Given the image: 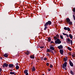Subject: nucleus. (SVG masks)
Masks as SVG:
<instances>
[{
	"mask_svg": "<svg viewBox=\"0 0 75 75\" xmlns=\"http://www.w3.org/2000/svg\"><path fill=\"white\" fill-rule=\"evenodd\" d=\"M47 23L49 25H51V23H52L50 21H48Z\"/></svg>",
	"mask_w": 75,
	"mask_h": 75,
	"instance_id": "obj_17",
	"label": "nucleus"
},
{
	"mask_svg": "<svg viewBox=\"0 0 75 75\" xmlns=\"http://www.w3.org/2000/svg\"><path fill=\"white\" fill-rule=\"evenodd\" d=\"M60 52L61 54H62V55L63 54V51L62 50H60Z\"/></svg>",
	"mask_w": 75,
	"mask_h": 75,
	"instance_id": "obj_19",
	"label": "nucleus"
},
{
	"mask_svg": "<svg viewBox=\"0 0 75 75\" xmlns=\"http://www.w3.org/2000/svg\"><path fill=\"white\" fill-rule=\"evenodd\" d=\"M32 71V72H33V71H35V69L34 67H33Z\"/></svg>",
	"mask_w": 75,
	"mask_h": 75,
	"instance_id": "obj_16",
	"label": "nucleus"
},
{
	"mask_svg": "<svg viewBox=\"0 0 75 75\" xmlns=\"http://www.w3.org/2000/svg\"><path fill=\"white\" fill-rule=\"evenodd\" d=\"M25 54L26 55H28L30 54V52H29V51H27L26 52H25Z\"/></svg>",
	"mask_w": 75,
	"mask_h": 75,
	"instance_id": "obj_12",
	"label": "nucleus"
},
{
	"mask_svg": "<svg viewBox=\"0 0 75 75\" xmlns=\"http://www.w3.org/2000/svg\"><path fill=\"white\" fill-rule=\"evenodd\" d=\"M47 41L48 42H50L51 41V38H48Z\"/></svg>",
	"mask_w": 75,
	"mask_h": 75,
	"instance_id": "obj_24",
	"label": "nucleus"
},
{
	"mask_svg": "<svg viewBox=\"0 0 75 75\" xmlns=\"http://www.w3.org/2000/svg\"><path fill=\"white\" fill-rule=\"evenodd\" d=\"M1 59H2V57H1Z\"/></svg>",
	"mask_w": 75,
	"mask_h": 75,
	"instance_id": "obj_44",
	"label": "nucleus"
},
{
	"mask_svg": "<svg viewBox=\"0 0 75 75\" xmlns=\"http://www.w3.org/2000/svg\"><path fill=\"white\" fill-rule=\"evenodd\" d=\"M51 43H54V42L52 41L51 42Z\"/></svg>",
	"mask_w": 75,
	"mask_h": 75,
	"instance_id": "obj_40",
	"label": "nucleus"
},
{
	"mask_svg": "<svg viewBox=\"0 0 75 75\" xmlns=\"http://www.w3.org/2000/svg\"><path fill=\"white\" fill-rule=\"evenodd\" d=\"M46 65L47 66H48V65H49V63H47V64H46Z\"/></svg>",
	"mask_w": 75,
	"mask_h": 75,
	"instance_id": "obj_37",
	"label": "nucleus"
},
{
	"mask_svg": "<svg viewBox=\"0 0 75 75\" xmlns=\"http://www.w3.org/2000/svg\"><path fill=\"white\" fill-rule=\"evenodd\" d=\"M54 40H57V39H58V38H57V37H56V36H54Z\"/></svg>",
	"mask_w": 75,
	"mask_h": 75,
	"instance_id": "obj_23",
	"label": "nucleus"
},
{
	"mask_svg": "<svg viewBox=\"0 0 75 75\" xmlns=\"http://www.w3.org/2000/svg\"><path fill=\"white\" fill-rule=\"evenodd\" d=\"M44 60H45V61H47V58L46 57H45L44 58Z\"/></svg>",
	"mask_w": 75,
	"mask_h": 75,
	"instance_id": "obj_31",
	"label": "nucleus"
},
{
	"mask_svg": "<svg viewBox=\"0 0 75 75\" xmlns=\"http://www.w3.org/2000/svg\"><path fill=\"white\" fill-rule=\"evenodd\" d=\"M10 74H11V75H16V74H15V72H11L10 73Z\"/></svg>",
	"mask_w": 75,
	"mask_h": 75,
	"instance_id": "obj_14",
	"label": "nucleus"
},
{
	"mask_svg": "<svg viewBox=\"0 0 75 75\" xmlns=\"http://www.w3.org/2000/svg\"><path fill=\"white\" fill-rule=\"evenodd\" d=\"M66 21L67 23H68L69 25L72 24V22L71 21V20L68 18H66Z\"/></svg>",
	"mask_w": 75,
	"mask_h": 75,
	"instance_id": "obj_1",
	"label": "nucleus"
},
{
	"mask_svg": "<svg viewBox=\"0 0 75 75\" xmlns=\"http://www.w3.org/2000/svg\"><path fill=\"white\" fill-rule=\"evenodd\" d=\"M48 25V23L47 22L45 25V26L46 27V26H47V25Z\"/></svg>",
	"mask_w": 75,
	"mask_h": 75,
	"instance_id": "obj_27",
	"label": "nucleus"
},
{
	"mask_svg": "<svg viewBox=\"0 0 75 75\" xmlns=\"http://www.w3.org/2000/svg\"><path fill=\"white\" fill-rule=\"evenodd\" d=\"M69 55H71V53H69Z\"/></svg>",
	"mask_w": 75,
	"mask_h": 75,
	"instance_id": "obj_43",
	"label": "nucleus"
},
{
	"mask_svg": "<svg viewBox=\"0 0 75 75\" xmlns=\"http://www.w3.org/2000/svg\"><path fill=\"white\" fill-rule=\"evenodd\" d=\"M64 29L65 30H68V31H71L70 28L69 27L67 28V27H64Z\"/></svg>",
	"mask_w": 75,
	"mask_h": 75,
	"instance_id": "obj_5",
	"label": "nucleus"
},
{
	"mask_svg": "<svg viewBox=\"0 0 75 75\" xmlns=\"http://www.w3.org/2000/svg\"><path fill=\"white\" fill-rule=\"evenodd\" d=\"M57 48L59 50H61V49H62L63 48V46L62 45H60V46H58Z\"/></svg>",
	"mask_w": 75,
	"mask_h": 75,
	"instance_id": "obj_6",
	"label": "nucleus"
},
{
	"mask_svg": "<svg viewBox=\"0 0 75 75\" xmlns=\"http://www.w3.org/2000/svg\"><path fill=\"white\" fill-rule=\"evenodd\" d=\"M30 57L31 58H32V59H34V58H35L34 55L31 56Z\"/></svg>",
	"mask_w": 75,
	"mask_h": 75,
	"instance_id": "obj_21",
	"label": "nucleus"
},
{
	"mask_svg": "<svg viewBox=\"0 0 75 75\" xmlns=\"http://www.w3.org/2000/svg\"><path fill=\"white\" fill-rule=\"evenodd\" d=\"M4 56L5 57H6V58H7V57H8V54H7V53L5 54L4 55Z\"/></svg>",
	"mask_w": 75,
	"mask_h": 75,
	"instance_id": "obj_13",
	"label": "nucleus"
},
{
	"mask_svg": "<svg viewBox=\"0 0 75 75\" xmlns=\"http://www.w3.org/2000/svg\"><path fill=\"white\" fill-rule=\"evenodd\" d=\"M24 74H25V75H28V70H25L24 71Z\"/></svg>",
	"mask_w": 75,
	"mask_h": 75,
	"instance_id": "obj_7",
	"label": "nucleus"
},
{
	"mask_svg": "<svg viewBox=\"0 0 75 75\" xmlns=\"http://www.w3.org/2000/svg\"><path fill=\"white\" fill-rule=\"evenodd\" d=\"M2 70V69H1V68H0V72Z\"/></svg>",
	"mask_w": 75,
	"mask_h": 75,
	"instance_id": "obj_39",
	"label": "nucleus"
},
{
	"mask_svg": "<svg viewBox=\"0 0 75 75\" xmlns=\"http://www.w3.org/2000/svg\"><path fill=\"white\" fill-rule=\"evenodd\" d=\"M73 12H75V8H74L73 9Z\"/></svg>",
	"mask_w": 75,
	"mask_h": 75,
	"instance_id": "obj_33",
	"label": "nucleus"
},
{
	"mask_svg": "<svg viewBox=\"0 0 75 75\" xmlns=\"http://www.w3.org/2000/svg\"><path fill=\"white\" fill-rule=\"evenodd\" d=\"M55 44H59L61 43V41H60L59 39H58L56 40L55 41Z\"/></svg>",
	"mask_w": 75,
	"mask_h": 75,
	"instance_id": "obj_4",
	"label": "nucleus"
},
{
	"mask_svg": "<svg viewBox=\"0 0 75 75\" xmlns=\"http://www.w3.org/2000/svg\"><path fill=\"white\" fill-rule=\"evenodd\" d=\"M48 71H50L51 70V69H48Z\"/></svg>",
	"mask_w": 75,
	"mask_h": 75,
	"instance_id": "obj_42",
	"label": "nucleus"
},
{
	"mask_svg": "<svg viewBox=\"0 0 75 75\" xmlns=\"http://www.w3.org/2000/svg\"><path fill=\"white\" fill-rule=\"evenodd\" d=\"M50 50L49 49H47V52H50Z\"/></svg>",
	"mask_w": 75,
	"mask_h": 75,
	"instance_id": "obj_29",
	"label": "nucleus"
},
{
	"mask_svg": "<svg viewBox=\"0 0 75 75\" xmlns=\"http://www.w3.org/2000/svg\"><path fill=\"white\" fill-rule=\"evenodd\" d=\"M8 66L10 68H13V64H9Z\"/></svg>",
	"mask_w": 75,
	"mask_h": 75,
	"instance_id": "obj_11",
	"label": "nucleus"
},
{
	"mask_svg": "<svg viewBox=\"0 0 75 75\" xmlns=\"http://www.w3.org/2000/svg\"><path fill=\"white\" fill-rule=\"evenodd\" d=\"M69 37L71 39H72V38H73L72 35L71 34H69Z\"/></svg>",
	"mask_w": 75,
	"mask_h": 75,
	"instance_id": "obj_15",
	"label": "nucleus"
},
{
	"mask_svg": "<svg viewBox=\"0 0 75 75\" xmlns=\"http://www.w3.org/2000/svg\"><path fill=\"white\" fill-rule=\"evenodd\" d=\"M72 58H75V54H73L72 55Z\"/></svg>",
	"mask_w": 75,
	"mask_h": 75,
	"instance_id": "obj_26",
	"label": "nucleus"
},
{
	"mask_svg": "<svg viewBox=\"0 0 75 75\" xmlns=\"http://www.w3.org/2000/svg\"><path fill=\"white\" fill-rule=\"evenodd\" d=\"M70 42H71V45L72 44V40H70L69 38H67V39L66 42L68 43V44H70Z\"/></svg>",
	"mask_w": 75,
	"mask_h": 75,
	"instance_id": "obj_2",
	"label": "nucleus"
},
{
	"mask_svg": "<svg viewBox=\"0 0 75 75\" xmlns=\"http://www.w3.org/2000/svg\"><path fill=\"white\" fill-rule=\"evenodd\" d=\"M60 38H61V39H63V36H62V35H61L60 36Z\"/></svg>",
	"mask_w": 75,
	"mask_h": 75,
	"instance_id": "obj_28",
	"label": "nucleus"
},
{
	"mask_svg": "<svg viewBox=\"0 0 75 75\" xmlns=\"http://www.w3.org/2000/svg\"><path fill=\"white\" fill-rule=\"evenodd\" d=\"M50 49L51 50H53V51H54V47H50Z\"/></svg>",
	"mask_w": 75,
	"mask_h": 75,
	"instance_id": "obj_18",
	"label": "nucleus"
},
{
	"mask_svg": "<svg viewBox=\"0 0 75 75\" xmlns=\"http://www.w3.org/2000/svg\"><path fill=\"white\" fill-rule=\"evenodd\" d=\"M66 36L68 38H69V35H68L67 34H66Z\"/></svg>",
	"mask_w": 75,
	"mask_h": 75,
	"instance_id": "obj_34",
	"label": "nucleus"
},
{
	"mask_svg": "<svg viewBox=\"0 0 75 75\" xmlns=\"http://www.w3.org/2000/svg\"><path fill=\"white\" fill-rule=\"evenodd\" d=\"M56 37H57V38H58L59 37V36L58 35H56Z\"/></svg>",
	"mask_w": 75,
	"mask_h": 75,
	"instance_id": "obj_35",
	"label": "nucleus"
},
{
	"mask_svg": "<svg viewBox=\"0 0 75 75\" xmlns=\"http://www.w3.org/2000/svg\"><path fill=\"white\" fill-rule=\"evenodd\" d=\"M69 64H70V66H71V67H73V66H74L73 63H72V62L71 61H69Z\"/></svg>",
	"mask_w": 75,
	"mask_h": 75,
	"instance_id": "obj_9",
	"label": "nucleus"
},
{
	"mask_svg": "<svg viewBox=\"0 0 75 75\" xmlns=\"http://www.w3.org/2000/svg\"><path fill=\"white\" fill-rule=\"evenodd\" d=\"M67 59H68V57H66V58H64L63 61H64V62H66Z\"/></svg>",
	"mask_w": 75,
	"mask_h": 75,
	"instance_id": "obj_10",
	"label": "nucleus"
},
{
	"mask_svg": "<svg viewBox=\"0 0 75 75\" xmlns=\"http://www.w3.org/2000/svg\"><path fill=\"white\" fill-rule=\"evenodd\" d=\"M16 69H17H17H19V66L17 65L16 66Z\"/></svg>",
	"mask_w": 75,
	"mask_h": 75,
	"instance_id": "obj_25",
	"label": "nucleus"
},
{
	"mask_svg": "<svg viewBox=\"0 0 75 75\" xmlns=\"http://www.w3.org/2000/svg\"><path fill=\"white\" fill-rule=\"evenodd\" d=\"M47 28V27L45 26V28H44V30H46Z\"/></svg>",
	"mask_w": 75,
	"mask_h": 75,
	"instance_id": "obj_30",
	"label": "nucleus"
},
{
	"mask_svg": "<svg viewBox=\"0 0 75 75\" xmlns=\"http://www.w3.org/2000/svg\"><path fill=\"white\" fill-rule=\"evenodd\" d=\"M50 68H52V65H50Z\"/></svg>",
	"mask_w": 75,
	"mask_h": 75,
	"instance_id": "obj_38",
	"label": "nucleus"
},
{
	"mask_svg": "<svg viewBox=\"0 0 75 75\" xmlns=\"http://www.w3.org/2000/svg\"><path fill=\"white\" fill-rule=\"evenodd\" d=\"M63 34L64 35H67V34L64 33H63Z\"/></svg>",
	"mask_w": 75,
	"mask_h": 75,
	"instance_id": "obj_36",
	"label": "nucleus"
},
{
	"mask_svg": "<svg viewBox=\"0 0 75 75\" xmlns=\"http://www.w3.org/2000/svg\"><path fill=\"white\" fill-rule=\"evenodd\" d=\"M73 18H74V20H75V16L74 15H73Z\"/></svg>",
	"mask_w": 75,
	"mask_h": 75,
	"instance_id": "obj_32",
	"label": "nucleus"
},
{
	"mask_svg": "<svg viewBox=\"0 0 75 75\" xmlns=\"http://www.w3.org/2000/svg\"><path fill=\"white\" fill-rule=\"evenodd\" d=\"M70 73L72 74V75H74V73L72 70L70 71Z\"/></svg>",
	"mask_w": 75,
	"mask_h": 75,
	"instance_id": "obj_22",
	"label": "nucleus"
},
{
	"mask_svg": "<svg viewBox=\"0 0 75 75\" xmlns=\"http://www.w3.org/2000/svg\"><path fill=\"white\" fill-rule=\"evenodd\" d=\"M67 62H65L64 64H63L62 68L63 69H66V67H67Z\"/></svg>",
	"mask_w": 75,
	"mask_h": 75,
	"instance_id": "obj_3",
	"label": "nucleus"
},
{
	"mask_svg": "<svg viewBox=\"0 0 75 75\" xmlns=\"http://www.w3.org/2000/svg\"><path fill=\"white\" fill-rule=\"evenodd\" d=\"M3 68H4V67H8V64H7L6 63H4V65H3Z\"/></svg>",
	"mask_w": 75,
	"mask_h": 75,
	"instance_id": "obj_8",
	"label": "nucleus"
},
{
	"mask_svg": "<svg viewBox=\"0 0 75 75\" xmlns=\"http://www.w3.org/2000/svg\"><path fill=\"white\" fill-rule=\"evenodd\" d=\"M67 49L69 51H72V49L71 48H70L69 47H67Z\"/></svg>",
	"mask_w": 75,
	"mask_h": 75,
	"instance_id": "obj_20",
	"label": "nucleus"
},
{
	"mask_svg": "<svg viewBox=\"0 0 75 75\" xmlns=\"http://www.w3.org/2000/svg\"><path fill=\"white\" fill-rule=\"evenodd\" d=\"M40 48H44V47H40Z\"/></svg>",
	"mask_w": 75,
	"mask_h": 75,
	"instance_id": "obj_41",
	"label": "nucleus"
},
{
	"mask_svg": "<svg viewBox=\"0 0 75 75\" xmlns=\"http://www.w3.org/2000/svg\"><path fill=\"white\" fill-rule=\"evenodd\" d=\"M0 75H1V74L0 73Z\"/></svg>",
	"mask_w": 75,
	"mask_h": 75,
	"instance_id": "obj_45",
	"label": "nucleus"
}]
</instances>
